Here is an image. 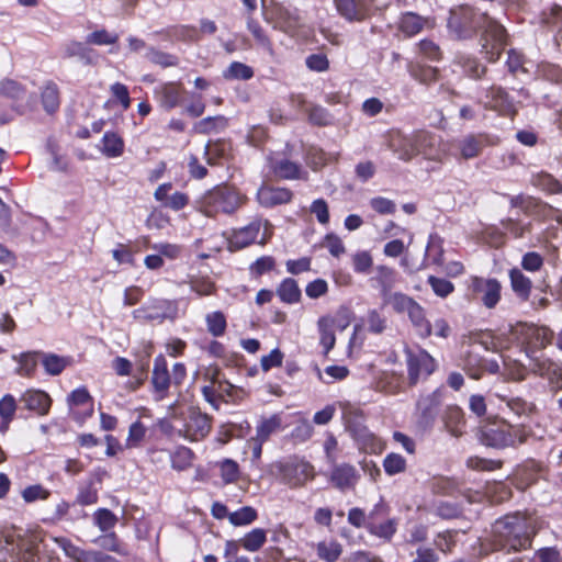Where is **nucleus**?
I'll list each match as a JSON object with an SVG mask.
<instances>
[{"mask_svg": "<svg viewBox=\"0 0 562 562\" xmlns=\"http://www.w3.org/2000/svg\"><path fill=\"white\" fill-rule=\"evenodd\" d=\"M483 362L474 350L468 352L464 359V370L471 379L479 380L482 376Z\"/></svg>", "mask_w": 562, "mask_h": 562, "instance_id": "nucleus-41", "label": "nucleus"}, {"mask_svg": "<svg viewBox=\"0 0 562 562\" xmlns=\"http://www.w3.org/2000/svg\"><path fill=\"white\" fill-rule=\"evenodd\" d=\"M317 330L319 334V345L324 349V355H328V352L335 347L336 344L334 321L331 319V315H324L318 318Z\"/></svg>", "mask_w": 562, "mask_h": 562, "instance_id": "nucleus-21", "label": "nucleus"}, {"mask_svg": "<svg viewBox=\"0 0 562 562\" xmlns=\"http://www.w3.org/2000/svg\"><path fill=\"white\" fill-rule=\"evenodd\" d=\"M448 26L458 38H468L475 33L477 27H484L482 52L491 63L499 59L508 44V34L502 24L486 14L476 16L470 7L451 10Z\"/></svg>", "mask_w": 562, "mask_h": 562, "instance_id": "nucleus-1", "label": "nucleus"}, {"mask_svg": "<svg viewBox=\"0 0 562 562\" xmlns=\"http://www.w3.org/2000/svg\"><path fill=\"white\" fill-rule=\"evenodd\" d=\"M276 18L280 29L286 33L294 32L299 26V18L284 8L277 9Z\"/></svg>", "mask_w": 562, "mask_h": 562, "instance_id": "nucleus-43", "label": "nucleus"}, {"mask_svg": "<svg viewBox=\"0 0 562 562\" xmlns=\"http://www.w3.org/2000/svg\"><path fill=\"white\" fill-rule=\"evenodd\" d=\"M457 531H443L437 535L435 539L436 547L443 553L451 552L456 544Z\"/></svg>", "mask_w": 562, "mask_h": 562, "instance_id": "nucleus-60", "label": "nucleus"}, {"mask_svg": "<svg viewBox=\"0 0 562 562\" xmlns=\"http://www.w3.org/2000/svg\"><path fill=\"white\" fill-rule=\"evenodd\" d=\"M42 362L46 372L52 375L61 373L69 363L67 358L54 353L44 355Z\"/></svg>", "mask_w": 562, "mask_h": 562, "instance_id": "nucleus-44", "label": "nucleus"}, {"mask_svg": "<svg viewBox=\"0 0 562 562\" xmlns=\"http://www.w3.org/2000/svg\"><path fill=\"white\" fill-rule=\"evenodd\" d=\"M220 475L225 484L236 483L240 476L239 465L232 459H224L217 463Z\"/></svg>", "mask_w": 562, "mask_h": 562, "instance_id": "nucleus-35", "label": "nucleus"}, {"mask_svg": "<svg viewBox=\"0 0 562 562\" xmlns=\"http://www.w3.org/2000/svg\"><path fill=\"white\" fill-rule=\"evenodd\" d=\"M502 285L496 279L472 277L469 291L472 299L480 301L486 308H494L501 300Z\"/></svg>", "mask_w": 562, "mask_h": 562, "instance_id": "nucleus-9", "label": "nucleus"}, {"mask_svg": "<svg viewBox=\"0 0 562 562\" xmlns=\"http://www.w3.org/2000/svg\"><path fill=\"white\" fill-rule=\"evenodd\" d=\"M459 64L463 68L464 72L472 78H481L486 71L485 66L481 65L477 59L470 56H461L459 58Z\"/></svg>", "mask_w": 562, "mask_h": 562, "instance_id": "nucleus-48", "label": "nucleus"}, {"mask_svg": "<svg viewBox=\"0 0 562 562\" xmlns=\"http://www.w3.org/2000/svg\"><path fill=\"white\" fill-rule=\"evenodd\" d=\"M147 57L150 61L162 67H172L178 65V58L176 56L156 50L154 48L148 50Z\"/></svg>", "mask_w": 562, "mask_h": 562, "instance_id": "nucleus-58", "label": "nucleus"}, {"mask_svg": "<svg viewBox=\"0 0 562 562\" xmlns=\"http://www.w3.org/2000/svg\"><path fill=\"white\" fill-rule=\"evenodd\" d=\"M428 283L430 284L434 292L440 297L448 296L454 290V286L450 281L441 278H436L434 276H430L428 278Z\"/></svg>", "mask_w": 562, "mask_h": 562, "instance_id": "nucleus-59", "label": "nucleus"}, {"mask_svg": "<svg viewBox=\"0 0 562 562\" xmlns=\"http://www.w3.org/2000/svg\"><path fill=\"white\" fill-rule=\"evenodd\" d=\"M435 360L425 351L408 358V376L411 384H415L419 375H429L435 370Z\"/></svg>", "mask_w": 562, "mask_h": 562, "instance_id": "nucleus-14", "label": "nucleus"}, {"mask_svg": "<svg viewBox=\"0 0 562 562\" xmlns=\"http://www.w3.org/2000/svg\"><path fill=\"white\" fill-rule=\"evenodd\" d=\"M252 76H254L252 69L249 66H247L243 63H238V61L232 63L229 65V67L227 68V70H225V72H224V77L226 79L247 80V79H250Z\"/></svg>", "mask_w": 562, "mask_h": 562, "instance_id": "nucleus-51", "label": "nucleus"}, {"mask_svg": "<svg viewBox=\"0 0 562 562\" xmlns=\"http://www.w3.org/2000/svg\"><path fill=\"white\" fill-rule=\"evenodd\" d=\"M160 105L166 110H171L180 103L182 87L180 83L168 82L157 91Z\"/></svg>", "mask_w": 562, "mask_h": 562, "instance_id": "nucleus-24", "label": "nucleus"}, {"mask_svg": "<svg viewBox=\"0 0 562 562\" xmlns=\"http://www.w3.org/2000/svg\"><path fill=\"white\" fill-rule=\"evenodd\" d=\"M376 513H371L369 515L368 520V529L370 532L379 538H383L385 540H391L393 535L396 532L397 529V521L395 519H389L382 524H375L374 522V515Z\"/></svg>", "mask_w": 562, "mask_h": 562, "instance_id": "nucleus-25", "label": "nucleus"}, {"mask_svg": "<svg viewBox=\"0 0 562 562\" xmlns=\"http://www.w3.org/2000/svg\"><path fill=\"white\" fill-rule=\"evenodd\" d=\"M277 293L282 302L288 304L297 303L301 299V290L294 279L288 278L281 282Z\"/></svg>", "mask_w": 562, "mask_h": 562, "instance_id": "nucleus-29", "label": "nucleus"}, {"mask_svg": "<svg viewBox=\"0 0 562 562\" xmlns=\"http://www.w3.org/2000/svg\"><path fill=\"white\" fill-rule=\"evenodd\" d=\"M257 512L250 506L241 507L228 515V520L233 526H247L257 519Z\"/></svg>", "mask_w": 562, "mask_h": 562, "instance_id": "nucleus-38", "label": "nucleus"}, {"mask_svg": "<svg viewBox=\"0 0 562 562\" xmlns=\"http://www.w3.org/2000/svg\"><path fill=\"white\" fill-rule=\"evenodd\" d=\"M407 314L420 336L428 337L431 335V324L426 321L424 310L417 302L413 304Z\"/></svg>", "mask_w": 562, "mask_h": 562, "instance_id": "nucleus-28", "label": "nucleus"}, {"mask_svg": "<svg viewBox=\"0 0 562 562\" xmlns=\"http://www.w3.org/2000/svg\"><path fill=\"white\" fill-rule=\"evenodd\" d=\"M513 291L522 300H528L531 281L519 269H512L509 272Z\"/></svg>", "mask_w": 562, "mask_h": 562, "instance_id": "nucleus-26", "label": "nucleus"}, {"mask_svg": "<svg viewBox=\"0 0 562 562\" xmlns=\"http://www.w3.org/2000/svg\"><path fill=\"white\" fill-rule=\"evenodd\" d=\"M42 102L45 110L49 113L56 111L59 106V93L55 85L48 83L42 91Z\"/></svg>", "mask_w": 562, "mask_h": 562, "instance_id": "nucleus-46", "label": "nucleus"}, {"mask_svg": "<svg viewBox=\"0 0 562 562\" xmlns=\"http://www.w3.org/2000/svg\"><path fill=\"white\" fill-rule=\"evenodd\" d=\"M54 543H56L67 557H69L75 562H83L85 561V552L72 544L66 538H53Z\"/></svg>", "mask_w": 562, "mask_h": 562, "instance_id": "nucleus-50", "label": "nucleus"}, {"mask_svg": "<svg viewBox=\"0 0 562 562\" xmlns=\"http://www.w3.org/2000/svg\"><path fill=\"white\" fill-rule=\"evenodd\" d=\"M22 402L25 404V407L30 411L36 412L38 415L47 414L50 407V398L43 391H27L22 396Z\"/></svg>", "mask_w": 562, "mask_h": 562, "instance_id": "nucleus-23", "label": "nucleus"}, {"mask_svg": "<svg viewBox=\"0 0 562 562\" xmlns=\"http://www.w3.org/2000/svg\"><path fill=\"white\" fill-rule=\"evenodd\" d=\"M187 376L186 366L177 362L172 367V373H169L166 358L159 355L154 360V368L151 373V384L154 389L155 398L161 401L168 394L169 387L180 385Z\"/></svg>", "mask_w": 562, "mask_h": 562, "instance_id": "nucleus-4", "label": "nucleus"}, {"mask_svg": "<svg viewBox=\"0 0 562 562\" xmlns=\"http://www.w3.org/2000/svg\"><path fill=\"white\" fill-rule=\"evenodd\" d=\"M68 402L72 406L89 405V415L92 414V397L86 387H79L71 392Z\"/></svg>", "mask_w": 562, "mask_h": 562, "instance_id": "nucleus-56", "label": "nucleus"}, {"mask_svg": "<svg viewBox=\"0 0 562 562\" xmlns=\"http://www.w3.org/2000/svg\"><path fill=\"white\" fill-rule=\"evenodd\" d=\"M281 426V418L278 415H273L267 419H263L257 427V435L252 438V441L265 442L270 435L276 432Z\"/></svg>", "mask_w": 562, "mask_h": 562, "instance_id": "nucleus-34", "label": "nucleus"}, {"mask_svg": "<svg viewBox=\"0 0 562 562\" xmlns=\"http://www.w3.org/2000/svg\"><path fill=\"white\" fill-rule=\"evenodd\" d=\"M247 198L232 187H216L202 199V209L207 216L218 212L233 213L239 209Z\"/></svg>", "mask_w": 562, "mask_h": 562, "instance_id": "nucleus-6", "label": "nucleus"}, {"mask_svg": "<svg viewBox=\"0 0 562 562\" xmlns=\"http://www.w3.org/2000/svg\"><path fill=\"white\" fill-rule=\"evenodd\" d=\"M172 304L165 299H150L145 305L133 311V318L142 322H159L161 323L169 316Z\"/></svg>", "mask_w": 562, "mask_h": 562, "instance_id": "nucleus-10", "label": "nucleus"}, {"mask_svg": "<svg viewBox=\"0 0 562 562\" xmlns=\"http://www.w3.org/2000/svg\"><path fill=\"white\" fill-rule=\"evenodd\" d=\"M19 363L18 373L20 375H32L37 366V352H26L21 355Z\"/></svg>", "mask_w": 562, "mask_h": 562, "instance_id": "nucleus-54", "label": "nucleus"}, {"mask_svg": "<svg viewBox=\"0 0 562 562\" xmlns=\"http://www.w3.org/2000/svg\"><path fill=\"white\" fill-rule=\"evenodd\" d=\"M247 26L249 32L252 34V36L256 38L257 43L267 49L270 54H272V44L268 36L265 34L262 27L259 25V23L252 19H249L247 22Z\"/></svg>", "mask_w": 562, "mask_h": 562, "instance_id": "nucleus-53", "label": "nucleus"}, {"mask_svg": "<svg viewBox=\"0 0 562 562\" xmlns=\"http://www.w3.org/2000/svg\"><path fill=\"white\" fill-rule=\"evenodd\" d=\"M207 330L214 337L223 336L226 330V318L222 312H212L206 315Z\"/></svg>", "mask_w": 562, "mask_h": 562, "instance_id": "nucleus-42", "label": "nucleus"}, {"mask_svg": "<svg viewBox=\"0 0 562 562\" xmlns=\"http://www.w3.org/2000/svg\"><path fill=\"white\" fill-rule=\"evenodd\" d=\"M435 22L416 13L407 12L401 16L398 27L407 36H414L424 29L434 27Z\"/></svg>", "mask_w": 562, "mask_h": 562, "instance_id": "nucleus-18", "label": "nucleus"}, {"mask_svg": "<svg viewBox=\"0 0 562 562\" xmlns=\"http://www.w3.org/2000/svg\"><path fill=\"white\" fill-rule=\"evenodd\" d=\"M267 540V532L261 528H256L249 531L239 540L243 548L247 551H258Z\"/></svg>", "mask_w": 562, "mask_h": 562, "instance_id": "nucleus-32", "label": "nucleus"}, {"mask_svg": "<svg viewBox=\"0 0 562 562\" xmlns=\"http://www.w3.org/2000/svg\"><path fill=\"white\" fill-rule=\"evenodd\" d=\"M335 4L348 21H362L370 15V10L362 0H335Z\"/></svg>", "mask_w": 562, "mask_h": 562, "instance_id": "nucleus-17", "label": "nucleus"}, {"mask_svg": "<svg viewBox=\"0 0 562 562\" xmlns=\"http://www.w3.org/2000/svg\"><path fill=\"white\" fill-rule=\"evenodd\" d=\"M341 552V544L334 540H325L317 544V555L326 562L337 561Z\"/></svg>", "mask_w": 562, "mask_h": 562, "instance_id": "nucleus-36", "label": "nucleus"}, {"mask_svg": "<svg viewBox=\"0 0 562 562\" xmlns=\"http://www.w3.org/2000/svg\"><path fill=\"white\" fill-rule=\"evenodd\" d=\"M233 385L228 382H225V387L220 389L217 385L209 384L204 385L202 387V393L204 395V398L211 403L212 405H215L216 400L218 396H222L223 393L229 394Z\"/></svg>", "mask_w": 562, "mask_h": 562, "instance_id": "nucleus-61", "label": "nucleus"}, {"mask_svg": "<svg viewBox=\"0 0 562 562\" xmlns=\"http://www.w3.org/2000/svg\"><path fill=\"white\" fill-rule=\"evenodd\" d=\"M370 206L379 214H393L396 210L395 203L386 198L376 196L370 200Z\"/></svg>", "mask_w": 562, "mask_h": 562, "instance_id": "nucleus-64", "label": "nucleus"}, {"mask_svg": "<svg viewBox=\"0 0 562 562\" xmlns=\"http://www.w3.org/2000/svg\"><path fill=\"white\" fill-rule=\"evenodd\" d=\"M292 199V192L285 188H274L262 184L257 191V201L263 207L285 204Z\"/></svg>", "mask_w": 562, "mask_h": 562, "instance_id": "nucleus-12", "label": "nucleus"}, {"mask_svg": "<svg viewBox=\"0 0 562 562\" xmlns=\"http://www.w3.org/2000/svg\"><path fill=\"white\" fill-rule=\"evenodd\" d=\"M227 125V120L224 116H210L199 121L194 125V130L201 134H207L213 131L223 130Z\"/></svg>", "mask_w": 562, "mask_h": 562, "instance_id": "nucleus-40", "label": "nucleus"}, {"mask_svg": "<svg viewBox=\"0 0 562 562\" xmlns=\"http://www.w3.org/2000/svg\"><path fill=\"white\" fill-rule=\"evenodd\" d=\"M502 226L516 238H519L524 236L525 232L529 231L530 223L524 224L518 218L508 217L502 221Z\"/></svg>", "mask_w": 562, "mask_h": 562, "instance_id": "nucleus-62", "label": "nucleus"}, {"mask_svg": "<svg viewBox=\"0 0 562 562\" xmlns=\"http://www.w3.org/2000/svg\"><path fill=\"white\" fill-rule=\"evenodd\" d=\"M273 172L281 179L301 178L300 166L288 159H280L273 164Z\"/></svg>", "mask_w": 562, "mask_h": 562, "instance_id": "nucleus-33", "label": "nucleus"}, {"mask_svg": "<svg viewBox=\"0 0 562 562\" xmlns=\"http://www.w3.org/2000/svg\"><path fill=\"white\" fill-rule=\"evenodd\" d=\"M493 532L497 549L520 551L531 544V536L535 535V519L519 513L507 515L493 526Z\"/></svg>", "mask_w": 562, "mask_h": 562, "instance_id": "nucleus-2", "label": "nucleus"}, {"mask_svg": "<svg viewBox=\"0 0 562 562\" xmlns=\"http://www.w3.org/2000/svg\"><path fill=\"white\" fill-rule=\"evenodd\" d=\"M387 146L403 161H411L418 155L429 160L440 159L438 138L425 131L414 132L409 135L392 132Z\"/></svg>", "mask_w": 562, "mask_h": 562, "instance_id": "nucleus-3", "label": "nucleus"}, {"mask_svg": "<svg viewBox=\"0 0 562 562\" xmlns=\"http://www.w3.org/2000/svg\"><path fill=\"white\" fill-rule=\"evenodd\" d=\"M373 260L368 251H359L352 257V265L355 271L366 273L372 267Z\"/></svg>", "mask_w": 562, "mask_h": 562, "instance_id": "nucleus-63", "label": "nucleus"}, {"mask_svg": "<svg viewBox=\"0 0 562 562\" xmlns=\"http://www.w3.org/2000/svg\"><path fill=\"white\" fill-rule=\"evenodd\" d=\"M329 480L335 487L346 491L356 486L359 474L353 465L342 463L333 469Z\"/></svg>", "mask_w": 562, "mask_h": 562, "instance_id": "nucleus-15", "label": "nucleus"}, {"mask_svg": "<svg viewBox=\"0 0 562 562\" xmlns=\"http://www.w3.org/2000/svg\"><path fill=\"white\" fill-rule=\"evenodd\" d=\"M94 521L102 531H108L115 526L117 518L111 510L102 508L95 512Z\"/></svg>", "mask_w": 562, "mask_h": 562, "instance_id": "nucleus-55", "label": "nucleus"}, {"mask_svg": "<svg viewBox=\"0 0 562 562\" xmlns=\"http://www.w3.org/2000/svg\"><path fill=\"white\" fill-rule=\"evenodd\" d=\"M308 120L315 125L325 126L331 123L333 117L326 109L314 105L308 110Z\"/></svg>", "mask_w": 562, "mask_h": 562, "instance_id": "nucleus-57", "label": "nucleus"}, {"mask_svg": "<svg viewBox=\"0 0 562 562\" xmlns=\"http://www.w3.org/2000/svg\"><path fill=\"white\" fill-rule=\"evenodd\" d=\"M383 300L385 304H390L397 313H407L415 303L412 297L400 292H391L389 295L383 296Z\"/></svg>", "mask_w": 562, "mask_h": 562, "instance_id": "nucleus-37", "label": "nucleus"}, {"mask_svg": "<svg viewBox=\"0 0 562 562\" xmlns=\"http://www.w3.org/2000/svg\"><path fill=\"white\" fill-rule=\"evenodd\" d=\"M383 467L389 475H395L405 471L406 460L398 453H389L383 460Z\"/></svg>", "mask_w": 562, "mask_h": 562, "instance_id": "nucleus-47", "label": "nucleus"}, {"mask_svg": "<svg viewBox=\"0 0 562 562\" xmlns=\"http://www.w3.org/2000/svg\"><path fill=\"white\" fill-rule=\"evenodd\" d=\"M483 104L485 109L495 110L504 115L515 113L514 104L509 100L506 91L501 87L492 86Z\"/></svg>", "mask_w": 562, "mask_h": 562, "instance_id": "nucleus-13", "label": "nucleus"}, {"mask_svg": "<svg viewBox=\"0 0 562 562\" xmlns=\"http://www.w3.org/2000/svg\"><path fill=\"white\" fill-rule=\"evenodd\" d=\"M532 370L549 381H555V375L558 374V366L548 359H533Z\"/></svg>", "mask_w": 562, "mask_h": 562, "instance_id": "nucleus-45", "label": "nucleus"}, {"mask_svg": "<svg viewBox=\"0 0 562 562\" xmlns=\"http://www.w3.org/2000/svg\"><path fill=\"white\" fill-rule=\"evenodd\" d=\"M169 35L179 41L195 42L199 41V32L194 26L178 25L169 30Z\"/></svg>", "mask_w": 562, "mask_h": 562, "instance_id": "nucleus-52", "label": "nucleus"}, {"mask_svg": "<svg viewBox=\"0 0 562 562\" xmlns=\"http://www.w3.org/2000/svg\"><path fill=\"white\" fill-rule=\"evenodd\" d=\"M283 475L291 487H299L313 480L314 468L307 462H300L285 467Z\"/></svg>", "mask_w": 562, "mask_h": 562, "instance_id": "nucleus-16", "label": "nucleus"}, {"mask_svg": "<svg viewBox=\"0 0 562 562\" xmlns=\"http://www.w3.org/2000/svg\"><path fill=\"white\" fill-rule=\"evenodd\" d=\"M16 409L15 400L11 395H5L0 401V417L2 419V428L7 429L12 420Z\"/></svg>", "mask_w": 562, "mask_h": 562, "instance_id": "nucleus-49", "label": "nucleus"}, {"mask_svg": "<svg viewBox=\"0 0 562 562\" xmlns=\"http://www.w3.org/2000/svg\"><path fill=\"white\" fill-rule=\"evenodd\" d=\"M510 331L515 339L525 346L527 353L544 348L552 339V333L549 328L532 324L519 323L512 327Z\"/></svg>", "mask_w": 562, "mask_h": 562, "instance_id": "nucleus-8", "label": "nucleus"}, {"mask_svg": "<svg viewBox=\"0 0 562 562\" xmlns=\"http://www.w3.org/2000/svg\"><path fill=\"white\" fill-rule=\"evenodd\" d=\"M42 541L38 533L32 531H13L5 536V550L10 554L8 562H36L37 546Z\"/></svg>", "mask_w": 562, "mask_h": 562, "instance_id": "nucleus-5", "label": "nucleus"}, {"mask_svg": "<svg viewBox=\"0 0 562 562\" xmlns=\"http://www.w3.org/2000/svg\"><path fill=\"white\" fill-rule=\"evenodd\" d=\"M211 430V420L206 414L199 411H190L188 418L180 430L182 436L191 441H199L207 436Z\"/></svg>", "mask_w": 562, "mask_h": 562, "instance_id": "nucleus-11", "label": "nucleus"}, {"mask_svg": "<svg viewBox=\"0 0 562 562\" xmlns=\"http://www.w3.org/2000/svg\"><path fill=\"white\" fill-rule=\"evenodd\" d=\"M486 137L482 134L468 135L463 137L458 143V149L461 158L468 160L477 157L486 146Z\"/></svg>", "mask_w": 562, "mask_h": 562, "instance_id": "nucleus-20", "label": "nucleus"}, {"mask_svg": "<svg viewBox=\"0 0 562 562\" xmlns=\"http://www.w3.org/2000/svg\"><path fill=\"white\" fill-rule=\"evenodd\" d=\"M524 428L513 427L506 423L487 425L483 430L484 442L494 448H506L521 445L527 440Z\"/></svg>", "mask_w": 562, "mask_h": 562, "instance_id": "nucleus-7", "label": "nucleus"}, {"mask_svg": "<svg viewBox=\"0 0 562 562\" xmlns=\"http://www.w3.org/2000/svg\"><path fill=\"white\" fill-rule=\"evenodd\" d=\"M124 142L117 134L108 132L103 135L101 151L106 157H119L123 154Z\"/></svg>", "mask_w": 562, "mask_h": 562, "instance_id": "nucleus-27", "label": "nucleus"}, {"mask_svg": "<svg viewBox=\"0 0 562 562\" xmlns=\"http://www.w3.org/2000/svg\"><path fill=\"white\" fill-rule=\"evenodd\" d=\"M445 429L453 437L459 438L464 432L465 420L463 412L458 406H449L442 415Z\"/></svg>", "mask_w": 562, "mask_h": 562, "instance_id": "nucleus-19", "label": "nucleus"}, {"mask_svg": "<svg viewBox=\"0 0 562 562\" xmlns=\"http://www.w3.org/2000/svg\"><path fill=\"white\" fill-rule=\"evenodd\" d=\"M506 406L517 416H529L536 412V405L521 397L499 396Z\"/></svg>", "mask_w": 562, "mask_h": 562, "instance_id": "nucleus-31", "label": "nucleus"}, {"mask_svg": "<svg viewBox=\"0 0 562 562\" xmlns=\"http://www.w3.org/2000/svg\"><path fill=\"white\" fill-rule=\"evenodd\" d=\"M194 454L186 447L178 448L171 457V465L177 471H183L192 465Z\"/></svg>", "mask_w": 562, "mask_h": 562, "instance_id": "nucleus-39", "label": "nucleus"}, {"mask_svg": "<svg viewBox=\"0 0 562 562\" xmlns=\"http://www.w3.org/2000/svg\"><path fill=\"white\" fill-rule=\"evenodd\" d=\"M375 280L381 286L382 297L389 295L396 283V272L386 266H379L375 268Z\"/></svg>", "mask_w": 562, "mask_h": 562, "instance_id": "nucleus-30", "label": "nucleus"}, {"mask_svg": "<svg viewBox=\"0 0 562 562\" xmlns=\"http://www.w3.org/2000/svg\"><path fill=\"white\" fill-rule=\"evenodd\" d=\"M260 231V222H252L248 226L234 231L229 243L234 248H244L254 243Z\"/></svg>", "mask_w": 562, "mask_h": 562, "instance_id": "nucleus-22", "label": "nucleus"}]
</instances>
